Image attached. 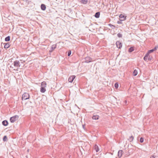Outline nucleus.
I'll use <instances>...</instances> for the list:
<instances>
[{
  "mask_svg": "<svg viewBox=\"0 0 158 158\" xmlns=\"http://www.w3.org/2000/svg\"><path fill=\"white\" fill-rule=\"evenodd\" d=\"M158 48L157 47H156L153 49L149 50L148 52L146 54L145 56H144L143 59L145 61H147L148 59V56L149 54L154 51H156Z\"/></svg>",
  "mask_w": 158,
  "mask_h": 158,
  "instance_id": "nucleus-1",
  "label": "nucleus"
},
{
  "mask_svg": "<svg viewBox=\"0 0 158 158\" xmlns=\"http://www.w3.org/2000/svg\"><path fill=\"white\" fill-rule=\"evenodd\" d=\"M14 67H12V68L14 70H17L19 67H20L19 63L18 61H15L14 62Z\"/></svg>",
  "mask_w": 158,
  "mask_h": 158,
  "instance_id": "nucleus-2",
  "label": "nucleus"
},
{
  "mask_svg": "<svg viewBox=\"0 0 158 158\" xmlns=\"http://www.w3.org/2000/svg\"><path fill=\"white\" fill-rule=\"evenodd\" d=\"M19 118V116L16 115L13 116L10 118V121L12 123L15 122L16 120H17Z\"/></svg>",
  "mask_w": 158,
  "mask_h": 158,
  "instance_id": "nucleus-3",
  "label": "nucleus"
},
{
  "mask_svg": "<svg viewBox=\"0 0 158 158\" xmlns=\"http://www.w3.org/2000/svg\"><path fill=\"white\" fill-rule=\"evenodd\" d=\"M29 94L25 93L22 95V100H26V99H29Z\"/></svg>",
  "mask_w": 158,
  "mask_h": 158,
  "instance_id": "nucleus-4",
  "label": "nucleus"
},
{
  "mask_svg": "<svg viewBox=\"0 0 158 158\" xmlns=\"http://www.w3.org/2000/svg\"><path fill=\"white\" fill-rule=\"evenodd\" d=\"M127 16L121 14L119 16V19L120 21H124L126 20Z\"/></svg>",
  "mask_w": 158,
  "mask_h": 158,
  "instance_id": "nucleus-5",
  "label": "nucleus"
},
{
  "mask_svg": "<svg viewBox=\"0 0 158 158\" xmlns=\"http://www.w3.org/2000/svg\"><path fill=\"white\" fill-rule=\"evenodd\" d=\"M116 44L117 47L118 48H121L122 47V44L119 41H117L116 42Z\"/></svg>",
  "mask_w": 158,
  "mask_h": 158,
  "instance_id": "nucleus-6",
  "label": "nucleus"
},
{
  "mask_svg": "<svg viewBox=\"0 0 158 158\" xmlns=\"http://www.w3.org/2000/svg\"><path fill=\"white\" fill-rule=\"evenodd\" d=\"M75 76H72L70 77L69 78V81L70 82H73L74 79L75 78Z\"/></svg>",
  "mask_w": 158,
  "mask_h": 158,
  "instance_id": "nucleus-7",
  "label": "nucleus"
},
{
  "mask_svg": "<svg viewBox=\"0 0 158 158\" xmlns=\"http://www.w3.org/2000/svg\"><path fill=\"white\" fill-rule=\"evenodd\" d=\"M85 62L87 63L89 62L92 61V59L89 56L85 57Z\"/></svg>",
  "mask_w": 158,
  "mask_h": 158,
  "instance_id": "nucleus-8",
  "label": "nucleus"
},
{
  "mask_svg": "<svg viewBox=\"0 0 158 158\" xmlns=\"http://www.w3.org/2000/svg\"><path fill=\"white\" fill-rule=\"evenodd\" d=\"M123 154V151L122 150H119L118 152V156L119 157V158H120L122 155Z\"/></svg>",
  "mask_w": 158,
  "mask_h": 158,
  "instance_id": "nucleus-9",
  "label": "nucleus"
},
{
  "mask_svg": "<svg viewBox=\"0 0 158 158\" xmlns=\"http://www.w3.org/2000/svg\"><path fill=\"white\" fill-rule=\"evenodd\" d=\"M47 85V84L46 82L43 81L41 83V87H46Z\"/></svg>",
  "mask_w": 158,
  "mask_h": 158,
  "instance_id": "nucleus-10",
  "label": "nucleus"
},
{
  "mask_svg": "<svg viewBox=\"0 0 158 158\" xmlns=\"http://www.w3.org/2000/svg\"><path fill=\"white\" fill-rule=\"evenodd\" d=\"M41 8L42 10H45L46 8L45 5L44 4H42L41 6Z\"/></svg>",
  "mask_w": 158,
  "mask_h": 158,
  "instance_id": "nucleus-11",
  "label": "nucleus"
},
{
  "mask_svg": "<svg viewBox=\"0 0 158 158\" xmlns=\"http://www.w3.org/2000/svg\"><path fill=\"white\" fill-rule=\"evenodd\" d=\"M45 87H41L40 89V92L42 93H44L46 91Z\"/></svg>",
  "mask_w": 158,
  "mask_h": 158,
  "instance_id": "nucleus-12",
  "label": "nucleus"
},
{
  "mask_svg": "<svg viewBox=\"0 0 158 158\" xmlns=\"http://www.w3.org/2000/svg\"><path fill=\"white\" fill-rule=\"evenodd\" d=\"M2 124L5 126H6L8 124V122L6 120H4L2 122Z\"/></svg>",
  "mask_w": 158,
  "mask_h": 158,
  "instance_id": "nucleus-13",
  "label": "nucleus"
},
{
  "mask_svg": "<svg viewBox=\"0 0 158 158\" xmlns=\"http://www.w3.org/2000/svg\"><path fill=\"white\" fill-rule=\"evenodd\" d=\"M99 118V116L98 115H94L92 117V118L93 119L97 120Z\"/></svg>",
  "mask_w": 158,
  "mask_h": 158,
  "instance_id": "nucleus-14",
  "label": "nucleus"
},
{
  "mask_svg": "<svg viewBox=\"0 0 158 158\" xmlns=\"http://www.w3.org/2000/svg\"><path fill=\"white\" fill-rule=\"evenodd\" d=\"M80 1L82 3L84 4H87L88 2V0H80Z\"/></svg>",
  "mask_w": 158,
  "mask_h": 158,
  "instance_id": "nucleus-15",
  "label": "nucleus"
},
{
  "mask_svg": "<svg viewBox=\"0 0 158 158\" xmlns=\"http://www.w3.org/2000/svg\"><path fill=\"white\" fill-rule=\"evenodd\" d=\"M94 148L96 151L97 152H98L99 151V148L96 145H95L94 147Z\"/></svg>",
  "mask_w": 158,
  "mask_h": 158,
  "instance_id": "nucleus-16",
  "label": "nucleus"
},
{
  "mask_svg": "<svg viewBox=\"0 0 158 158\" xmlns=\"http://www.w3.org/2000/svg\"><path fill=\"white\" fill-rule=\"evenodd\" d=\"M138 71L137 70L135 69L133 73V75L134 76H136L137 75Z\"/></svg>",
  "mask_w": 158,
  "mask_h": 158,
  "instance_id": "nucleus-17",
  "label": "nucleus"
},
{
  "mask_svg": "<svg viewBox=\"0 0 158 158\" xmlns=\"http://www.w3.org/2000/svg\"><path fill=\"white\" fill-rule=\"evenodd\" d=\"M100 15V12H98L96 13L95 14V17H96L97 18H98L99 17Z\"/></svg>",
  "mask_w": 158,
  "mask_h": 158,
  "instance_id": "nucleus-18",
  "label": "nucleus"
},
{
  "mask_svg": "<svg viewBox=\"0 0 158 158\" xmlns=\"http://www.w3.org/2000/svg\"><path fill=\"white\" fill-rule=\"evenodd\" d=\"M56 48V45H53L51 47V51H50V52H52L53 51V50L55 49Z\"/></svg>",
  "mask_w": 158,
  "mask_h": 158,
  "instance_id": "nucleus-19",
  "label": "nucleus"
},
{
  "mask_svg": "<svg viewBox=\"0 0 158 158\" xmlns=\"http://www.w3.org/2000/svg\"><path fill=\"white\" fill-rule=\"evenodd\" d=\"M10 47L9 44H6L4 46V48H7Z\"/></svg>",
  "mask_w": 158,
  "mask_h": 158,
  "instance_id": "nucleus-20",
  "label": "nucleus"
},
{
  "mask_svg": "<svg viewBox=\"0 0 158 158\" xmlns=\"http://www.w3.org/2000/svg\"><path fill=\"white\" fill-rule=\"evenodd\" d=\"M10 36H8L5 39V40L6 41H8L10 40Z\"/></svg>",
  "mask_w": 158,
  "mask_h": 158,
  "instance_id": "nucleus-21",
  "label": "nucleus"
},
{
  "mask_svg": "<svg viewBox=\"0 0 158 158\" xmlns=\"http://www.w3.org/2000/svg\"><path fill=\"white\" fill-rule=\"evenodd\" d=\"M134 50V48L133 47L130 48L129 50V52H131L133 51Z\"/></svg>",
  "mask_w": 158,
  "mask_h": 158,
  "instance_id": "nucleus-22",
  "label": "nucleus"
},
{
  "mask_svg": "<svg viewBox=\"0 0 158 158\" xmlns=\"http://www.w3.org/2000/svg\"><path fill=\"white\" fill-rule=\"evenodd\" d=\"M133 139L134 137L133 136H131L129 137V139L130 141H132L133 140Z\"/></svg>",
  "mask_w": 158,
  "mask_h": 158,
  "instance_id": "nucleus-23",
  "label": "nucleus"
},
{
  "mask_svg": "<svg viewBox=\"0 0 158 158\" xmlns=\"http://www.w3.org/2000/svg\"><path fill=\"white\" fill-rule=\"evenodd\" d=\"M118 84L117 83H116L115 84L114 86L117 89L118 87Z\"/></svg>",
  "mask_w": 158,
  "mask_h": 158,
  "instance_id": "nucleus-24",
  "label": "nucleus"
},
{
  "mask_svg": "<svg viewBox=\"0 0 158 158\" xmlns=\"http://www.w3.org/2000/svg\"><path fill=\"white\" fill-rule=\"evenodd\" d=\"M144 139L142 137H141L140 138V141L141 143H143V142Z\"/></svg>",
  "mask_w": 158,
  "mask_h": 158,
  "instance_id": "nucleus-25",
  "label": "nucleus"
},
{
  "mask_svg": "<svg viewBox=\"0 0 158 158\" xmlns=\"http://www.w3.org/2000/svg\"><path fill=\"white\" fill-rule=\"evenodd\" d=\"M118 37L119 38L121 37L122 36V35L120 33H118L117 34Z\"/></svg>",
  "mask_w": 158,
  "mask_h": 158,
  "instance_id": "nucleus-26",
  "label": "nucleus"
},
{
  "mask_svg": "<svg viewBox=\"0 0 158 158\" xmlns=\"http://www.w3.org/2000/svg\"><path fill=\"white\" fill-rule=\"evenodd\" d=\"M7 139V137L6 136H5L3 137V140L4 141H6Z\"/></svg>",
  "mask_w": 158,
  "mask_h": 158,
  "instance_id": "nucleus-27",
  "label": "nucleus"
},
{
  "mask_svg": "<svg viewBox=\"0 0 158 158\" xmlns=\"http://www.w3.org/2000/svg\"><path fill=\"white\" fill-rule=\"evenodd\" d=\"M71 51H69L68 52V56H69L70 55V54H71Z\"/></svg>",
  "mask_w": 158,
  "mask_h": 158,
  "instance_id": "nucleus-28",
  "label": "nucleus"
},
{
  "mask_svg": "<svg viewBox=\"0 0 158 158\" xmlns=\"http://www.w3.org/2000/svg\"><path fill=\"white\" fill-rule=\"evenodd\" d=\"M152 59V57H150V56H149V57L148 58V60H151V59Z\"/></svg>",
  "mask_w": 158,
  "mask_h": 158,
  "instance_id": "nucleus-29",
  "label": "nucleus"
},
{
  "mask_svg": "<svg viewBox=\"0 0 158 158\" xmlns=\"http://www.w3.org/2000/svg\"><path fill=\"white\" fill-rule=\"evenodd\" d=\"M150 158H155V157L154 156H152L150 157Z\"/></svg>",
  "mask_w": 158,
  "mask_h": 158,
  "instance_id": "nucleus-30",
  "label": "nucleus"
},
{
  "mask_svg": "<svg viewBox=\"0 0 158 158\" xmlns=\"http://www.w3.org/2000/svg\"><path fill=\"white\" fill-rule=\"evenodd\" d=\"M117 23L118 24H121V23H122L120 22L119 21H118L117 22Z\"/></svg>",
  "mask_w": 158,
  "mask_h": 158,
  "instance_id": "nucleus-31",
  "label": "nucleus"
}]
</instances>
